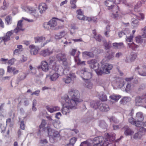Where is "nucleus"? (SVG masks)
<instances>
[{
  "instance_id": "1",
  "label": "nucleus",
  "mask_w": 146,
  "mask_h": 146,
  "mask_svg": "<svg viewBox=\"0 0 146 146\" xmlns=\"http://www.w3.org/2000/svg\"><path fill=\"white\" fill-rule=\"evenodd\" d=\"M62 102H65L62 110V113L64 114L67 115L69 113L71 109L76 108V103L73 101H70L69 97L67 95H65L62 97Z\"/></svg>"
},
{
  "instance_id": "2",
  "label": "nucleus",
  "mask_w": 146,
  "mask_h": 146,
  "mask_svg": "<svg viewBox=\"0 0 146 146\" xmlns=\"http://www.w3.org/2000/svg\"><path fill=\"white\" fill-rule=\"evenodd\" d=\"M106 62L105 59H103L101 61V66L99 70V74H108L110 73V71L113 67V65L110 64L105 63Z\"/></svg>"
},
{
  "instance_id": "3",
  "label": "nucleus",
  "mask_w": 146,
  "mask_h": 146,
  "mask_svg": "<svg viewBox=\"0 0 146 146\" xmlns=\"http://www.w3.org/2000/svg\"><path fill=\"white\" fill-rule=\"evenodd\" d=\"M119 1V0H107L105 2V5L106 6L108 7V9H110L113 7V12L112 17L114 18L117 17L118 16V15L114 13L115 12L116 13H118V11H115L114 10V9L117 10L118 9V7L117 6H114V3L115 4H118Z\"/></svg>"
},
{
  "instance_id": "4",
  "label": "nucleus",
  "mask_w": 146,
  "mask_h": 146,
  "mask_svg": "<svg viewBox=\"0 0 146 146\" xmlns=\"http://www.w3.org/2000/svg\"><path fill=\"white\" fill-rule=\"evenodd\" d=\"M68 93L71 98V100L69 98L70 101H74L76 103V106L78 103L80 102L79 99L80 95L79 91L76 90L72 89L69 90Z\"/></svg>"
},
{
  "instance_id": "5",
  "label": "nucleus",
  "mask_w": 146,
  "mask_h": 146,
  "mask_svg": "<svg viewBox=\"0 0 146 146\" xmlns=\"http://www.w3.org/2000/svg\"><path fill=\"white\" fill-rule=\"evenodd\" d=\"M26 11L33 16V18L32 19H28L23 17L22 19H24L25 20L29 22H33L34 21L36 20V19L39 16V14L37 10L33 7H27Z\"/></svg>"
},
{
  "instance_id": "6",
  "label": "nucleus",
  "mask_w": 146,
  "mask_h": 146,
  "mask_svg": "<svg viewBox=\"0 0 146 146\" xmlns=\"http://www.w3.org/2000/svg\"><path fill=\"white\" fill-rule=\"evenodd\" d=\"M115 134L114 133L109 134L108 133L105 134V139H104L103 142L104 146H113V144L109 142H112L115 139Z\"/></svg>"
},
{
  "instance_id": "7",
  "label": "nucleus",
  "mask_w": 146,
  "mask_h": 146,
  "mask_svg": "<svg viewBox=\"0 0 146 146\" xmlns=\"http://www.w3.org/2000/svg\"><path fill=\"white\" fill-rule=\"evenodd\" d=\"M35 43L40 47L43 46L50 41V40H46V38L43 36H37L35 38Z\"/></svg>"
},
{
  "instance_id": "8",
  "label": "nucleus",
  "mask_w": 146,
  "mask_h": 146,
  "mask_svg": "<svg viewBox=\"0 0 146 146\" xmlns=\"http://www.w3.org/2000/svg\"><path fill=\"white\" fill-rule=\"evenodd\" d=\"M88 63L90 64V66L92 69L94 70L96 72L99 74V64L95 59H92L87 61Z\"/></svg>"
},
{
  "instance_id": "9",
  "label": "nucleus",
  "mask_w": 146,
  "mask_h": 146,
  "mask_svg": "<svg viewBox=\"0 0 146 146\" xmlns=\"http://www.w3.org/2000/svg\"><path fill=\"white\" fill-rule=\"evenodd\" d=\"M81 76L84 80L90 79L92 77V74L88 71L87 69L84 68L80 71Z\"/></svg>"
},
{
  "instance_id": "10",
  "label": "nucleus",
  "mask_w": 146,
  "mask_h": 146,
  "mask_svg": "<svg viewBox=\"0 0 146 146\" xmlns=\"http://www.w3.org/2000/svg\"><path fill=\"white\" fill-rule=\"evenodd\" d=\"M57 20H58L62 22H64V20H63L62 19H53L52 20H51L49 21V22L51 29H54L56 30H58V29L62 28L63 27V26H58V27H56L57 25Z\"/></svg>"
},
{
  "instance_id": "11",
  "label": "nucleus",
  "mask_w": 146,
  "mask_h": 146,
  "mask_svg": "<svg viewBox=\"0 0 146 146\" xmlns=\"http://www.w3.org/2000/svg\"><path fill=\"white\" fill-rule=\"evenodd\" d=\"M104 138L102 136L95 138L93 139V146H104Z\"/></svg>"
},
{
  "instance_id": "12",
  "label": "nucleus",
  "mask_w": 146,
  "mask_h": 146,
  "mask_svg": "<svg viewBox=\"0 0 146 146\" xmlns=\"http://www.w3.org/2000/svg\"><path fill=\"white\" fill-rule=\"evenodd\" d=\"M47 129L49 136L53 137H57L60 136V134L58 131L52 129L49 127H47Z\"/></svg>"
},
{
  "instance_id": "13",
  "label": "nucleus",
  "mask_w": 146,
  "mask_h": 146,
  "mask_svg": "<svg viewBox=\"0 0 146 146\" xmlns=\"http://www.w3.org/2000/svg\"><path fill=\"white\" fill-rule=\"evenodd\" d=\"M52 70L58 72L60 74H64V71L61 66L56 64L55 65H54L51 68Z\"/></svg>"
},
{
  "instance_id": "14",
  "label": "nucleus",
  "mask_w": 146,
  "mask_h": 146,
  "mask_svg": "<svg viewBox=\"0 0 146 146\" xmlns=\"http://www.w3.org/2000/svg\"><path fill=\"white\" fill-rule=\"evenodd\" d=\"M53 53V51L52 50L48 48L42 50L40 52V54L43 56L45 57L49 56L52 54Z\"/></svg>"
},
{
  "instance_id": "15",
  "label": "nucleus",
  "mask_w": 146,
  "mask_h": 146,
  "mask_svg": "<svg viewBox=\"0 0 146 146\" xmlns=\"http://www.w3.org/2000/svg\"><path fill=\"white\" fill-rule=\"evenodd\" d=\"M29 48L30 49V52L31 54L33 55L36 54L38 53V50H39V48L36 47L34 44L30 45L29 46Z\"/></svg>"
},
{
  "instance_id": "16",
  "label": "nucleus",
  "mask_w": 146,
  "mask_h": 146,
  "mask_svg": "<svg viewBox=\"0 0 146 146\" xmlns=\"http://www.w3.org/2000/svg\"><path fill=\"white\" fill-rule=\"evenodd\" d=\"M114 53L111 50H108L107 51L104 59H106V61H108L112 59L114 57Z\"/></svg>"
},
{
  "instance_id": "17",
  "label": "nucleus",
  "mask_w": 146,
  "mask_h": 146,
  "mask_svg": "<svg viewBox=\"0 0 146 146\" xmlns=\"http://www.w3.org/2000/svg\"><path fill=\"white\" fill-rule=\"evenodd\" d=\"M23 21V20H21L18 21L17 27L14 30V33H17L20 31H23L25 30V29L22 28L23 25L22 22Z\"/></svg>"
},
{
  "instance_id": "18",
  "label": "nucleus",
  "mask_w": 146,
  "mask_h": 146,
  "mask_svg": "<svg viewBox=\"0 0 146 146\" xmlns=\"http://www.w3.org/2000/svg\"><path fill=\"white\" fill-rule=\"evenodd\" d=\"M47 9V5L45 3H41L38 6V9L41 14L44 13Z\"/></svg>"
},
{
  "instance_id": "19",
  "label": "nucleus",
  "mask_w": 146,
  "mask_h": 146,
  "mask_svg": "<svg viewBox=\"0 0 146 146\" xmlns=\"http://www.w3.org/2000/svg\"><path fill=\"white\" fill-rule=\"evenodd\" d=\"M41 67L42 70L45 72L48 71L50 68V66L46 61H43L42 62Z\"/></svg>"
},
{
  "instance_id": "20",
  "label": "nucleus",
  "mask_w": 146,
  "mask_h": 146,
  "mask_svg": "<svg viewBox=\"0 0 146 146\" xmlns=\"http://www.w3.org/2000/svg\"><path fill=\"white\" fill-rule=\"evenodd\" d=\"M98 108L101 111H107L109 110V108L108 105L105 103L100 104Z\"/></svg>"
},
{
  "instance_id": "21",
  "label": "nucleus",
  "mask_w": 146,
  "mask_h": 146,
  "mask_svg": "<svg viewBox=\"0 0 146 146\" xmlns=\"http://www.w3.org/2000/svg\"><path fill=\"white\" fill-rule=\"evenodd\" d=\"M77 14L76 17L79 20H83L85 15H84V13L80 9L77 10L76 11Z\"/></svg>"
},
{
  "instance_id": "22",
  "label": "nucleus",
  "mask_w": 146,
  "mask_h": 146,
  "mask_svg": "<svg viewBox=\"0 0 146 146\" xmlns=\"http://www.w3.org/2000/svg\"><path fill=\"white\" fill-rule=\"evenodd\" d=\"M93 85V84L90 79L85 80L84 86L86 88L91 89L92 88Z\"/></svg>"
},
{
  "instance_id": "23",
  "label": "nucleus",
  "mask_w": 146,
  "mask_h": 146,
  "mask_svg": "<svg viewBox=\"0 0 146 146\" xmlns=\"http://www.w3.org/2000/svg\"><path fill=\"white\" fill-rule=\"evenodd\" d=\"M124 133L126 135H131L134 133V131L127 126H125L124 128Z\"/></svg>"
},
{
  "instance_id": "24",
  "label": "nucleus",
  "mask_w": 146,
  "mask_h": 146,
  "mask_svg": "<svg viewBox=\"0 0 146 146\" xmlns=\"http://www.w3.org/2000/svg\"><path fill=\"white\" fill-rule=\"evenodd\" d=\"M56 58L59 61L64 60L66 58V54L63 52L59 53L57 55Z\"/></svg>"
},
{
  "instance_id": "25",
  "label": "nucleus",
  "mask_w": 146,
  "mask_h": 146,
  "mask_svg": "<svg viewBox=\"0 0 146 146\" xmlns=\"http://www.w3.org/2000/svg\"><path fill=\"white\" fill-rule=\"evenodd\" d=\"M7 72H13L14 74H17L19 72V71L16 70L15 68L11 66H8L7 67Z\"/></svg>"
},
{
  "instance_id": "26",
  "label": "nucleus",
  "mask_w": 146,
  "mask_h": 146,
  "mask_svg": "<svg viewBox=\"0 0 146 146\" xmlns=\"http://www.w3.org/2000/svg\"><path fill=\"white\" fill-rule=\"evenodd\" d=\"M14 32V30H11L8 32L6 33V36L3 37L5 38V42H6L10 39V36L13 34Z\"/></svg>"
},
{
  "instance_id": "27",
  "label": "nucleus",
  "mask_w": 146,
  "mask_h": 146,
  "mask_svg": "<svg viewBox=\"0 0 146 146\" xmlns=\"http://www.w3.org/2000/svg\"><path fill=\"white\" fill-rule=\"evenodd\" d=\"M62 75L61 74H60L58 73H54L50 76V78L51 81H55L58 79L60 75Z\"/></svg>"
},
{
  "instance_id": "28",
  "label": "nucleus",
  "mask_w": 146,
  "mask_h": 146,
  "mask_svg": "<svg viewBox=\"0 0 146 146\" xmlns=\"http://www.w3.org/2000/svg\"><path fill=\"white\" fill-rule=\"evenodd\" d=\"M99 102L97 101H92L91 102V106L95 109L98 108Z\"/></svg>"
},
{
  "instance_id": "29",
  "label": "nucleus",
  "mask_w": 146,
  "mask_h": 146,
  "mask_svg": "<svg viewBox=\"0 0 146 146\" xmlns=\"http://www.w3.org/2000/svg\"><path fill=\"white\" fill-rule=\"evenodd\" d=\"M135 118L138 121H142L144 119L143 115L142 113L141 112L137 113Z\"/></svg>"
},
{
  "instance_id": "30",
  "label": "nucleus",
  "mask_w": 146,
  "mask_h": 146,
  "mask_svg": "<svg viewBox=\"0 0 146 146\" xmlns=\"http://www.w3.org/2000/svg\"><path fill=\"white\" fill-rule=\"evenodd\" d=\"M113 46L115 48H121L124 47V45L123 42L114 43L113 44Z\"/></svg>"
},
{
  "instance_id": "31",
  "label": "nucleus",
  "mask_w": 146,
  "mask_h": 146,
  "mask_svg": "<svg viewBox=\"0 0 146 146\" xmlns=\"http://www.w3.org/2000/svg\"><path fill=\"white\" fill-rule=\"evenodd\" d=\"M125 84L124 81L122 79H119L116 83V85L119 88H121L123 87Z\"/></svg>"
},
{
  "instance_id": "32",
  "label": "nucleus",
  "mask_w": 146,
  "mask_h": 146,
  "mask_svg": "<svg viewBox=\"0 0 146 146\" xmlns=\"http://www.w3.org/2000/svg\"><path fill=\"white\" fill-rule=\"evenodd\" d=\"M56 62L54 58H50L49 59V62L48 63V65L50 66V68H51L54 65L56 64Z\"/></svg>"
},
{
  "instance_id": "33",
  "label": "nucleus",
  "mask_w": 146,
  "mask_h": 146,
  "mask_svg": "<svg viewBox=\"0 0 146 146\" xmlns=\"http://www.w3.org/2000/svg\"><path fill=\"white\" fill-rule=\"evenodd\" d=\"M142 98L140 96H137L135 99L136 105L137 106H140L141 104Z\"/></svg>"
},
{
  "instance_id": "34",
  "label": "nucleus",
  "mask_w": 146,
  "mask_h": 146,
  "mask_svg": "<svg viewBox=\"0 0 146 146\" xmlns=\"http://www.w3.org/2000/svg\"><path fill=\"white\" fill-rule=\"evenodd\" d=\"M66 33L64 31L61 32L59 34H57L55 36L56 39H59L64 36L66 35Z\"/></svg>"
},
{
  "instance_id": "35",
  "label": "nucleus",
  "mask_w": 146,
  "mask_h": 146,
  "mask_svg": "<svg viewBox=\"0 0 146 146\" xmlns=\"http://www.w3.org/2000/svg\"><path fill=\"white\" fill-rule=\"evenodd\" d=\"M121 98V96L119 95H113L110 96V99L115 101H117Z\"/></svg>"
},
{
  "instance_id": "36",
  "label": "nucleus",
  "mask_w": 146,
  "mask_h": 146,
  "mask_svg": "<svg viewBox=\"0 0 146 146\" xmlns=\"http://www.w3.org/2000/svg\"><path fill=\"white\" fill-rule=\"evenodd\" d=\"M82 54L83 56H88L90 57H92L94 56L93 54L91 52H82Z\"/></svg>"
},
{
  "instance_id": "37",
  "label": "nucleus",
  "mask_w": 146,
  "mask_h": 146,
  "mask_svg": "<svg viewBox=\"0 0 146 146\" xmlns=\"http://www.w3.org/2000/svg\"><path fill=\"white\" fill-rule=\"evenodd\" d=\"M139 70L138 73L139 75L143 76H146V72H143L142 68H140L139 67L136 68L135 70Z\"/></svg>"
},
{
  "instance_id": "38",
  "label": "nucleus",
  "mask_w": 146,
  "mask_h": 146,
  "mask_svg": "<svg viewBox=\"0 0 146 146\" xmlns=\"http://www.w3.org/2000/svg\"><path fill=\"white\" fill-rule=\"evenodd\" d=\"M63 81L66 83L68 84L73 82L70 78V77L69 76H67L66 78H64L63 79Z\"/></svg>"
},
{
  "instance_id": "39",
  "label": "nucleus",
  "mask_w": 146,
  "mask_h": 146,
  "mask_svg": "<svg viewBox=\"0 0 146 146\" xmlns=\"http://www.w3.org/2000/svg\"><path fill=\"white\" fill-rule=\"evenodd\" d=\"M136 42L138 44H141L143 41V39L140 36H138L135 38Z\"/></svg>"
},
{
  "instance_id": "40",
  "label": "nucleus",
  "mask_w": 146,
  "mask_h": 146,
  "mask_svg": "<svg viewBox=\"0 0 146 146\" xmlns=\"http://www.w3.org/2000/svg\"><path fill=\"white\" fill-rule=\"evenodd\" d=\"M53 125L54 127L56 128H59L61 126L60 123L58 121L54 120L53 123Z\"/></svg>"
},
{
  "instance_id": "41",
  "label": "nucleus",
  "mask_w": 146,
  "mask_h": 146,
  "mask_svg": "<svg viewBox=\"0 0 146 146\" xmlns=\"http://www.w3.org/2000/svg\"><path fill=\"white\" fill-rule=\"evenodd\" d=\"M104 45L106 49H108L111 46V42L110 41L107 42L105 41L104 42Z\"/></svg>"
},
{
  "instance_id": "42",
  "label": "nucleus",
  "mask_w": 146,
  "mask_h": 146,
  "mask_svg": "<svg viewBox=\"0 0 146 146\" xmlns=\"http://www.w3.org/2000/svg\"><path fill=\"white\" fill-rule=\"evenodd\" d=\"M100 99L102 101H105L107 100V97L106 95L103 93H102L100 94Z\"/></svg>"
},
{
  "instance_id": "43",
  "label": "nucleus",
  "mask_w": 146,
  "mask_h": 146,
  "mask_svg": "<svg viewBox=\"0 0 146 146\" xmlns=\"http://www.w3.org/2000/svg\"><path fill=\"white\" fill-rule=\"evenodd\" d=\"M128 46L129 48H131L132 49H135L139 47L138 45L135 44L133 42L131 43L128 44Z\"/></svg>"
},
{
  "instance_id": "44",
  "label": "nucleus",
  "mask_w": 146,
  "mask_h": 146,
  "mask_svg": "<svg viewBox=\"0 0 146 146\" xmlns=\"http://www.w3.org/2000/svg\"><path fill=\"white\" fill-rule=\"evenodd\" d=\"M129 98L127 97H124L120 101V103L121 104H125L128 101Z\"/></svg>"
},
{
  "instance_id": "45",
  "label": "nucleus",
  "mask_w": 146,
  "mask_h": 146,
  "mask_svg": "<svg viewBox=\"0 0 146 146\" xmlns=\"http://www.w3.org/2000/svg\"><path fill=\"white\" fill-rule=\"evenodd\" d=\"M110 122L111 123H119L118 120L115 117H112L110 119Z\"/></svg>"
},
{
  "instance_id": "46",
  "label": "nucleus",
  "mask_w": 146,
  "mask_h": 146,
  "mask_svg": "<svg viewBox=\"0 0 146 146\" xmlns=\"http://www.w3.org/2000/svg\"><path fill=\"white\" fill-rule=\"evenodd\" d=\"M43 26L44 28L47 29H51L49 22L44 23L43 24Z\"/></svg>"
},
{
  "instance_id": "47",
  "label": "nucleus",
  "mask_w": 146,
  "mask_h": 146,
  "mask_svg": "<svg viewBox=\"0 0 146 146\" xmlns=\"http://www.w3.org/2000/svg\"><path fill=\"white\" fill-rule=\"evenodd\" d=\"M142 124V121H135V123L134 124L135 125L138 127H140Z\"/></svg>"
},
{
  "instance_id": "48",
  "label": "nucleus",
  "mask_w": 146,
  "mask_h": 146,
  "mask_svg": "<svg viewBox=\"0 0 146 146\" xmlns=\"http://www.w3.org/2000/svg\"><path fill=\"white\" fill-rule=\"evenodd\" d=\"M5 21L7 24H11L12 21V18L9 16H7L6 18Z\"/></svg>"
},
{
  "instance_id": "49",
  "label": "nucleus",
  "mask_w": 146,
  "mask_h": 146,
  "mask_svg": "<svg viewBox=\"0 0 146 146\" xmlns=\"http://www.w3.org/2000/svg\"><path fill=\"white\" fill-rule=\"evenodd\" d=\"M142 135L139 131V132L135 134L134 137V138L136 139H139L141 137Z\"/></svg>"
},
{
  "instance_id": "50",
  "label": "nucleus",
  "mask_w": 146,
  "mask_h": 146,
  "mask_svg": "<svg viewBox=\"0 0 146 146\" xmlns=\"http://www.w3.org/2000/svg\"><path fill=\"white\" fill-rule=\"evenodd\" d=\"M80 146H90V144L87 141H85L82 142Z\"/></svg>"
},
{
  "instance_id": "51",
  "label": "nucleus",
  "mask_w": 146,
  "mask_h": 146,
  "mask_svg": "<svg viewBox=\"0 0 146 146\" xmlns=\"http://www.w3.org/2000/svg\"><path fill=\"white\" fill-rule=\"evenodd\" d=\"M106 29L107 30L106 31L105 33V35L107 37H109L110 36V35H109L110 26H107Z\"/></svg>"
},
{
  "instance_id": "52",
  "label": "nucleus",
  "mask_w": 146,
  "mask_h": 146,
  "mask_svg": "<svg viewBox=\"0 0 146 146\" xmlns=\"http://www.w3.org/2000/svg\"><path fill=\"white\" fill-rule=\"evenodd\" d=\"M129 56L132 61H134L137 57V55L136 53L131 54Z\"/></svg>"
},
{
  "instance_id": "53",
  "label": "nucleus",
  "mask_w": 146,
  "mask_h": 146,
  "mask_svg": "<svg viewBox=\"0 0 146 146\" xmlns=\"http://www.w3.org/2000/svg\"><path fill=\"white\" fill-rule=\"evenodd\" d=\"M69 77L72 79L73 82H74V80H75L76 78V76L74 73H70L69 74Z\"/></svg>"
},
{
  "instance_id": "54",
  "label": "nucleus",
  "mask_w": 146,
  "mask_h": 146,
  "mask_svg": "<svg viewBox=\"0 0 146 146\" xmlns=\"http://www.w3.org/2000/svg\"><path fill=\"white\" fill-rule=\"evenodd\" d=\"M100 126L103 128H105L107 127V124L104 121H102L100 123Z\"/></svg>"
},
{
  "instance_id": "55",
  "label": "nucleus",
  "mask_w": 146,
  "mask_h": 146,
  "mask_svg": "<svg viewBox=\"0 0 146 146\" xmlns=\"http://www.w3.org/2000/svg\"><path fill=\"white\" fill-rule=\"evenodd\" d=\"M95 38L97 41H101L102 39V38L101 35H97L96 36H94V38Z\"/></svg>"
},
{
  "instance_id": "56",
  "label": "nucleus",
  "mask_w": 146,
  "mask_h": 146,
  "mask_svg": "<svg viewBox=\"0 0 146 146\" xmlns=\"http://www.w3.org/2000/svg\"><path fill=\"white\" fill-rule=\"evenodd\" d=\"M77 139L76 137L72 138L70 139V143L74 145Z\"/></svg>"
},
{
  "instance_id": "57",
  "label": "nucleus",
  "mask_w": 146,
  "mask_h": 146,
  "mask_svg": "<svg viewBox=\"0 0 146 146\" xmlns=\"http://www.w3.org/2000/svg\"><path fill=\"white\" fill-rule=\"evenodd\" d=\"M137 19H138L140 20L141 19H143L144 17V15L142 13H139L137 16Z\"/></svg>"
},
{
  "instance_id": "58",
  "label": "nucleus",
  "mask_w": 146,
  "mask_h": 146,
  "mask_svg": "<svg viewBox=\"0 0 146 146\" xmlns=\"http://www.w3.org/2000/svg\"><path fill=\"white\" fill-rule=\"evenodd\" d=\"M46 124V122L45 121V120H43L42 121L41 125L39 126L40 129L43 128L44 127Z\"/></svg>"
},
{
  "instance_id": "59",
  "label": "nucleus",
  "mask_w": 146,
  "mask_h": 146,
  "mask_svg": "<svg viewBox=\"0 0 146 146\" xmlns=\"http://www.w3.org/2000/svg\"><path fill=\"white\" fill-rule=\"evenodd\" d=\"M134 36L133 35H131L129 36L126 39V41L127 42H131L132 41L133 38Z\"/></svg>"
},
{
  "instance_id": "60",
  "label": "nucleus",
  "mask_w": 146,
  "mask_h": 146,
  "mask_svg": "<svg viewBox=\"0 0 146 146\" xmlns=\"http://www.w3.org/2000/svg\"><path fill=\"white\" fill-rule=\"evenodd\" d=\"M46 108L47 110L50 112L52 113L54 112L53 107H51L48 106H47L46 107Z\"/></svg>"
},
{
  "instance_id": "61",
  "label": "nucleus",
  "mask_w": 146,
  "mask_h": 146,
  "mask_svg": "<svg viewBox=\"0 0 146 146\" xmlns=\"http://www.w3.org/2000/svg\"><path fill=\"white\" fill-rule=\"evenodd\" d=\"M131 89V84L130 83L128 82L125 88V90L127 91H128L130 90Z\"/></svg>"
},
{
  "instance_id": "62",
  "label": "nucleus",
  "mask_w": 146,
  "mask_h": 146,
  "mask_svg": "<svg viewBox=\"0 0 146 146\" xmlns=\"http://www.w3.org/2000/svg\"><path fill=\"white\" fill-rule=\"evenodd\" d=\"M92 17H88L85 16L83 20L84 21H88L90 22L92 21Z\"/></svg>"
},
{
  "instance_id": "63",
  "label": "nucleus",
  "mask_w": 146,
  "mask_h": 146,
  "mask_svg": "<svg viewBox=\"0 0 146 146\" xmlns=\"http://www.w3.org/2000/svg\"><path fill=\"white\" fill-rule=\"evenodd\" d=\"M15 60V59L13 58L9 60L8 63L9 64L12 65L14 64Z\"/></svg>"
},
{
  "instance_id": "64",
  "label": "nucleus",
  "mask_w": 146,
  "mask_h": 146,
  "mask_svg": "<svg viewBox=\"0 0 146 146\" xmlns=\"http://www.w3.org/2000/svg\"><path fill=\"white\" fill-rule=\"evenodd\" d=\"M139 131L141 133H146V129L143 127H141L139 128Z\"/></svg>"
}]
</instances>
